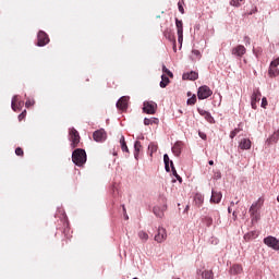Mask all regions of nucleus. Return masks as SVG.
<instances>
[{
	"label": "nucleus",
	"instance_id": "nucleus-46",
	"mask_svg": "<svg viewBox=\"0 0 279 279\" xmlns=\"http://www.w3.org/2000/svg\"><path fill=\"white\" fill-rule=\"evenodd\" d=\"M193 56H195L196 58H201L202 53L199 52V50H192Z\"/></svg>",
	"mask_w": 279,
	"mask_h": 279
},
{
	"label": "nucleus",
	"instance_id": "nucleus-18",
	"mask_svg": "<svg viewBox=\"0 0 279 279\" xmlns=\"http://www.w3.org/2000/svg\"><path fill=\"white\" fill-rule=\"evenodd\" d=\"M142 148H143V145H141V142L136 141L134 143V158H135V160H138V156L141 154Z\"/></svg>",
	"mask_w": 279,
	"mask_h": 279
},
{
	"label": "nucleus",
	"instance_id": "nucleus-54",
	"mask_svg": "<svg viewBox=\"0 0 279 279\" xmlns=\"http://www.w3.org/2000/svg\"><path fill=\"white\" fill-rule=\"evenodd\" d=\"M232 217H233V220L236 221V218H238L236 211H233V213H232Z\"/></svg>",
	"mask_w": 279,
	"mask_h": 279
},
{
	"label": "nucleus",
	"instance_id": "nucleus-23",
	"mask_svg": "<svg viewBox=\"0 0 279 279\" xmlns=\"http://www.w3.org/2000/svg\"><path fill=\"white\" fill-rule=\"evenodd\" d=\"M170 167H171V171H172V174L174 175V178L178 180V182H180V184H182V177H180V174H178V171L175 170V166H173V161H170Z\"/></svg>",
	"mask_w": 279,
	"mask_h": 279
},
{
	"label": "nucleus",
	"instance_id": "nucleus-48",
	"mask_svg": "<svg viewBox=\"0 0 279 279\" xmlns=\"http://www.w3.org/2000/svg\"><path fill=\"white\" fill-rule=\"evenodd\" d=\"M262 108H267V98H262Z\"/></svg>",
	"mask_w": 279,
	"mask_h": 279
},
{
	"label": "nucleus",
	"instance_id": "nucleus-25",
	"mask_svg": "<svg viewBox=\"0 0 279 279\" xmlns=\"http://www.w3.org/2000/svg\"><path fill=\"white\" fill-rule=\"evenodd\" d=\"M175 25H177V34H184V27H183L182 21L177 19Z\"/></svg>",
	"mask_w": 279,
	"mask_h": 279
},
{
	"label": "nucleus",
	"instance_id": "nucleus-28",
	"mask_svg": "<svg viewBox=\"0 0 279 279\" xmlns=\"http://www.w3.org/2000/svg\"><path fill=\"white\" fill-rule=\"evenodd\" d=\"M166 38H168V40H170V43H172L173 52L175 53V51H178V47L175 46V37H173V35H171V33H168V34H166Z\"/></svg>",
	"mask_w": 279,
	"mask_h": 279
},
{
	"label": "nucleus",
	"instance_id": "nucleus-51",
	"mask_svg": "<svg viewBox=\"0 0 279 279\" xmlns=\"http://www.w3.org/2000/svg\"><path fill=\"white\" fill-rule=\"evenodd\" d=\"M244 43H245V45H250L251 44V39H250L248 36L244 37Z\"/></svg>",
	"mask_w": 279,
	"mask_h": 279
},
{
	"label": "nucleus",
	"instance_id": "nucleus-37",
	"mask_svg": "<svg viewBox=\"0 0 279 279\" xmlns=\"http://www.w3.org/2000/svg\"><path fill=\"white\" fill-rule=\"evenodd\" d=\"M197 101V96L193 95L191 98L187 99V106H195Z\"/></svg>",
	"mask_w": 279,
	"mask_h": 279
},
{
	"label": "nucleus",
	"instance_id": "nucleus-47",
	"mask_svg": "<svg viewBox=\"0 0 279 279\" xmlns=\"http://www.w3.org/2000/svg\"><path fill=\"white\" fill-rule=\"evenodd\" d=\"M215 180H221V172L217 171L214 174Z\"/></svg>",
	"mask_w": 279,
	"mask_h": 279
},
{
	"label": "nucleus",
	"instance_id": "nucleus-3",
	"mask_svg": "<svg viewBox=\"0 0 279 279\" xmlns=\"http://www.w3.org/2000/svg\"><path fill=\"white\" fill-rule=\"evenodd\" d=\"M265 245L267 247H270L271 250H275L276 252H279V240L276 236L268 235L264 239Z\"/></svg>",
	"mask_w": 279,
	"mask_h": 279
},
{
	"label": "nucleus",
	"instance_id": "nucleus-6",
	"mask_svg": "<svg viewBox=\"0 0 279 279\" xmlns=\"http://www.w3.org/2000/svg\"><path fill=\"white\" fill-rule=\"evenodd\" d=\"M45 45H49V35L44 31H39L37 35V47H45Z\"/></svg>",
	"mask_w": 279,
	"mask_h": 279
},
{
	"label": "nucleus",
	"instance_id": "nucleus-32",
	"mask_svg": "<svg viewBox=\"0 0 279 279\" xmlns=\"http://www.w3.org/2000/svg\"><path fill=\"white\" fill-rule=\"evenodd\" d=\"M163 162H165V169L167 173H169V171H171V168L169 167V155L167 154L163 155Z\"/></svg>",
	"mask_w": 279,
	"mask_h": 279
},
{
	"label": "nucleus",
	"instance_id": "nucleus-42",
	"mask_svg": "<svg viewBox=\"0 0 279 279\" xmlns=\"http://www.w3.org/2000/svg\"><path fill=\"white\" fill-rule=\"evenodd\" d=\"M182 3H184V0L178 2V8L179 12H181V14H184V7H182Z\"/></svg>",
	"mask_w": 279,
	"mask_h": 279
},
{
	"label": "nucleus",
	"instance_id": "nucleus-17",
	"mask_svg": "<svg viewBox=\"0 0 279 279\" xmlns=\"http://www.w3.org/2000/svg\"><path fill=\"white\" fill-rule=\"evenodd\" d=\"M197 77H199V74L194 71L183 74V80H191L192 82H195Z\"/></svg>",
	"mask_w": 279,
	"mask_h": 279
},
{
	"label": "nucleus",
	"instance_id": "nucleus-13",
	"mask_svg": "<svg viewBox=\"0 0 279 279\" xmlns=\"http://www.w3.org/2000/svg\"><path fill=\"white\" fill-rule=\"evenodd\" d=\"M221 197H223L221 192H215V190L211 191V197H210L211 204H219L221 202Z\"/></svg>",
	"mask_w": 279,
	"mask_h": 279
},
{
	"label": "nucleus",
	"instance_id": "nucleus-52",
	"mask_svg": "<svg viewBox=\"0 0 279 279\" xmlns=\"http://www.w3.org/2000/svg\"><path fill=\"white\" fill-rule=\"evenodd\" d=\"M256 104H258V102L251 100V106H252L253 110H256Z\"/></svg>",
	"mask_w": 279,
	"mask_h": 279
},
{
	"label": "nucleus",
	"instance_id": "nucleus-29",
	"mask_svg": "<svg viewBox=\"0 0 279 279\" xmlns=\"http://www.w3.org/2000/svg\"><path fill=\"white\" fill-rule=\"evenodd\" d=\"M153 213L154 215H156V217H159V219H162L165 217V211H162L160 207H154Z\"/></svg>",
	"mask_w": 279,
	"mask_h": 279
},
{
	"label": "nucleus",
	"instance_id": "nucleus-39",
	"mask_svg": "<svg viewBox=\"0 0 279 279\" xmlns=\"http://www.w3.org/2000/svg\"><path fill=\"white\" fill-rule=\"evenodd\" d=\"M158 150V146L154 143H150L148 145V151H150V154H154V151H157Z\"/></svg>",
	"mask_w": 279,
	"mask_h": 279
},
{
	"label": "nucleus",
	"instance_id": "nucleus-57",
	"mask_svg": "<svg viewBox=\"0 0 279 279\" xmlns=\"http://www.w3.org/2000/svg\"><path fill=\"white\" fill-rule=\"evenodd\" d=\"M124 219H130V216H128V214H124Z\"/></svg>",
	"mask_w": 279,
	"mask_h": 279
},
{
	"label": "nucleus",
	"instance_id": "nucleus-43",
	"mask_svg": "<svg viewBox=\"0 0 279 279\" xmlns=\"http://www.w3.org/2000/svg\"><path fill=\"white\" fill-rule=\"evenodd\" d=\"M270 66H271V68H274V66H275V68L279 66V57H278L277 59H275L274 61L270 62Z\"/></svg>",
	"mask_w": 279,
	"mask_h": 279
},
{
	"label": "nucleus",
	"instance_id": "nucleus-19",
	"mask_svg": "<svg viewBox=\"0 0 279 279\" xmlns=\"http://www.w3.org/2000/svg\"><path fill=\"white\" fill-rule=\"evenodd\" d=\"M172 153L174 154V156H180V154H182V143L181 142H177L173 145Z\"/></svg>",
	"mask_w": 279,
	"mask_h": 279
},
{
	"label": "nucleus",
	"instance_id": "nucleus-24",
	"mask_svg": "<svg viewBox=\"0 0 279 279\" xmlns=\"http://www.w3.org/2000/svg\"><path fill=\"white\" fill-rule=\"evenodd\" d=\"M120 145H121L122 151L130 154V149L128 148V144L125 143V136L123 135L120 137Z\"/></svg>",
	"mask_w": 279,
	"mask_h": 279
},
{
	"label": "nucleus",
	"instance_id": "nucleus-44",
	"mask_svg": "<svg viewBox=\"0 0 279 279\" xmlns=\"http://www.w3.org/2000/svg\"><path fill=\"white\" fill-rule=\"evenodd\" d=\"M23 148H21V147H17L16 149H15V155L16 156H23Z\"/></svg>",
	"mask_w": 279,
	"mask_h": 279
},
{
	"label": "nucleus",
	"instance_id": "nucleus-14",
	"mask_svg": "<svg viewBox=\"0 0 279 279\" xmlns=\"http://www.w3.org/2000/svg\"><path fill=\"white\" fill-rule=\"evenodd\" d=\"M240 149H252V141L250 138L241 140L239 144Z\"/></svg>",
	"mask_w": 279,
	"mask_h": 279
},
{
	"label": "nucleus",
	"instance_id": "nucleus-5",
	"mask_svg": "<svg viewBox=\"0 0 279 279\" xmlns=\"http://www.w3.org/2000/svg\"><path fill=\"white\" fill-rule=\"evenodd\" d=\"M213 95V89L207 85H203L198 88L197 97L198 99H208Z\"/></svg>",
	"mask_w": 279,
	"mask_h": 279
},
{
	"label": "nucleus",
	"instance_id": "nucleus-9",
	"mask_svg": "<svg viewBox=\"0 0 279 279\" xmlns=\"http://www.w3.org/2000/svg\"><path fill=\"white\" fill-rule=\"evenodd\" d=\"M231 53L235 58H243V56L247 53V49L243 45H238L236 47L232 48Z\"/></svg>",
	"mask_w": 279,
	"mask_h": 279
},
{
	"label": "nucleus",
	"instance_id": "nucleus-2",
	"mask_svg": "<svg viewBox=\"0 0 279 279\" xmlns=\"http://www.w3.org/2000/svg\"><path fill=\"white\" fill-rule=\"evenodd\" d=\"M72 162L76 165V167H84L86 165V150L82 148H77L72 153Z\"/></svg>",
	"mask_w": 279,
	"mask_h": 279
},
{
	"label": "nucleus",
	"instance_id": "nucleus-7",
	"mask_svg": "<svg viewBox=\"0 0 279 279\" xmlns=\"http://www.w3.org/2000/svg\"><path fill=\"white\" fill-rule=\"evenodd\" d=\"M93 138L96 143H104L108 138V134L104 129H100L94 132Z\"/></svg>",
	"mask_w": 279,
	"mask_h": 279
},
{
	"label": "nucleus",
	"instance_id": "nucleus-4",
	"mask_svg": "<svg viewBox=\"0 0 279 279\" xmlns=\"http://www.w3.org/2000/svg\"><path fill=\"white\" fill-rule=\"evenodd\" d=\"M143 112L146 114H156L158 110V105L155 101H144Z\"/></svg>",
	"mask_w": 279,
	"mask_h": 279
},
{
	"label": "nucleus",
	"instance_id": "nucleus-8",
	"mask_svg": "<svg viewBox=\"0 0 279 279\" xmlns=\"http://www.w3.org/2000/svg\"><path fill=\"white\" fill-rule=\"evenodd\" d=\"M156 243H165L167 241V229L159 227L157 230V234H155Z\"/></svg>",
	"mask_w": 279,
	"mask_h": 279
},
{
	"label": "nucleus",
	"instance_id": "nucleus-58",
	"mask_svg": "<svg viewBox=\"0 0 279 279\" xmlns=\"http://www.w3.org/2000/svg\"><path fill=\"white\" fill-rule=\"evenodd\" d=\"M228 213H232V207H228Z\"/></svg>",
	"mask_w": 279,
	"mask_h": 279
},
{
	"label": "nucleus",
	"instance_id": "nucleus-41",
	"mask_svg": "<svg viewBox=\"0 0 279 279\" xmlns=\"http://www.w3.org/2000/svg\"><path fill=\"white\" fill-rule=\"evenodd\" d=\"M178 34V43L182 47V43L184 41V33H177Z\"/></svg>",
	"mask_w": 279,
	"mask_h": 279
},
{
	"label": "nucleus",
	"instance_id": "nucleus-36",
	"mask_svg": "<svg viewBox=\"0 0 279 279\" xmlns=\"http://www.w3.org/2000/svg\"><path fill=\"white\" fill-rule=\"evenodd\" d=\"M204 223H205V226H207V228H210V226H213V217L206 216L204 218Z\"/></svg>",
	"mask_w": 279,
	"mask_h": 279
},
{
	"label": "nucleus",
	"instance_id": "nucleus-10",
	"mask_svg": "<svg viewBox=\"0 0 279 279\" xmlns=\"http://www.w3.org/2000/svg\"><path fill=\"white\" fill-rule=\"evenodd\" d=\"M70 141L72 142V147H77L80 145V133L75 129L70 130Z\"/></svg>",
	"mask_w": 279,
	"mask_h": 279
},
{
	"label": "nucleus",
	"instance_id": "nucleus-45",
	"mask_svg": "<svg viewBox=\"0 0 279 279\" xmlns=\"http://www.w3.org/2000/svg\"><path fill=\"white\" fill-rule=\"evenodd\" d=\"M25 114H27V111L24 110L22 113L19 114V121H23L25 119Z\"/></svg>",
	"mask_w": 279,
	"mask_h": 279
},
{
	"label": "nucleus",
	"instance_id": "nucleus-11",
	"mask_svg": "<svg viewBox=\"0 0 279 279\" xmlns=\"http://www.w3.org/2000/svg\"><path fill=\"white\" fill-rule=\"evenodd\" d=\"M128 101H130V97L122 96L117 102V108L119 110H128Z\"/></svg>",
	"mask_w": 279,
	"mask_h": 279
},
{
	"label": "nucleus",
	"instance_id": "nucleus-49",
	"mask_svg": "<svg viewBox=\"0 0 279 279\" xmlns=\"http://www.w3.org/2000/svg\"><path fill=\"white\" fill-rule=\"evenodd\" d=\"M26 108H29L31 106H34V100H26L25 102Z\"/></svg>",
	"mask_w": 279,
	"mask_h": 279
},
{
	"label": "nucleus",
	"instance_id": "nucleus-40",
	"mask_svg": "<svg viewBox=\"0 0 279 279\" xmlns=\"http://www.w3.org/2000/svg\"><path fill=\"white\" fill-rule=\"evenodd\" d=\"M162 71H163V73H167V75H168L169 77H173V72L170 71L169 69H167L166 65H162Z\"/></svg>",
	"mask_w": 279,
	"mask_h": 279
},
{
	"label": "nucleus",
	"instance_id": "nucleus-20",
	"mask_svg": "<svg viewBox=\"0 0 279 279\" xmlns=\"http://www.w3.org/2000/svg\"><path fill=\"white\" fill-rule=\"evenodd\" d=\"M158 123H160L158 118H145L144 119V125H158Z\"/></svg>",
	"mask_w": 279,
	"mask_h": 279
},
{
	"label": "nucleus",
	"instance_id": "nucleus-12",
	"mask_svg": "<svg viewBox=\"0 0 279 279\" xmlns=\"http://www.w3.org/2000/svg\"><path fill=\"white\" fill-rule=\"evenodd\" d=\"M196 274H197V276L201 275L203 279H215V274L213 272V270L202 271V269H197Z\"/></svg>",
	"mask_w": 279,
	"mask_h": 279
},
{
	"label": "nucleus",
	"instance_id": "nucleus-31",
	"mask_svg": "<svg viewBox=\"0 0 279 279\" xmlns=\"http://www.w3.org/2000/svg\"><path fill=\"white\" fill-rule=\"evenodd\" d=\"M256 236H258V233L256 231H252V232L244 234V240L252 241V239H256Z\"/></svg>",
	"mask_w": 279,
	"mask_h": 279
},
{
	"label": "nucleus",
	"instance_id": "nucleus-35",
	"mask_svg": "<svg viewBox=\"0 0 279 279\" xmlns=\"http://www.w3.org/2000/svg\"><path fill=\"white\" fill-rule=\"evenodd\" d=\"M243 1L245 0H231L230 5H232L233 8H241V3H243Z\"/></svg>",
	"mask_w": 279,
	"mask_h": 279
},
{
	"label": "nucleus",
	"instance_id": "nucleus-21",
	"mask_svg": "<svg viewBox=\"0 0 279 279\" xmlns=\"http://www.w3.org/2000/svg\"><path fill=\"white\" fill-rule=\"evenodd\" d=\"M278 141H279V131H276L269 138H267L266 143L268 145H271L272 143H278Z\"/></svg>",
	"mask_w": 279,
	"mask_h": 279
},
{
	"label": "nucleus",
	"instance_id": "nucleus-50",
	"mask_svg": "<svg viewBox=\"0 0 279 279\" xmlns=\"http://www.w3.org/2000/svg\"><path fill=\"white\" fill-rule=\"evenodd\" d=\"M198 136H199L203 141H206V138H207L206 133H204V132H198Z\"/></svg>",
	"mask_w": 279,
	"mask_h": 279
},
{
	"label": "nucleus",
	"instance_id": "nucleus-53",
	"mask_svg": "<svg viewBox=\"0 0 279 279\" xmlns=\"http://www.w3.org/2000/svg\"><path fill=\"white\" fill-rule=\"evenodd\" d=\"M198 112H199V114H202L203 117H206V113H205L206 111H205V110H199V109H198Z\"/></svg>",
	"mask_w": 279,
	"mask_h": 279
},
{
	"label": "nucleus",
	"instance_id": "nucleus-59",
	"mask_svg": "<svg viewBox=\"0 0 279 279\" xmlns=\"http://www.w3.org/2000/svg\"><path fill=\"white\" fill-rule=\"evenodd\" d=\"M230 206H234V202H231V203H230Z\"/></svg>",
	"mask_w": 279,
	"mask_h": 279
},
{
	"label": "nucleus",
	"instance_id": "nucleus-22",
	"mask_svg": "<svg viewBox=\"0 0 279 279\" xmlns=\"http://www.w3.org/2000/svg\"><path fill=\"white\" fill-rule=\"evenodd\" d=\"M260 97H262V94H260V90L258 89H254L253 90V94L251 96V101H260Z\"/></svg>",
	"mask_w": 279,
	"mask_h": 279
},
{
	"label": "nucleus",
	"instance_id": "nucleus-56",
	"mask_svg": "<svg viewBox=\"0 0 279 279\" xmlns=\"http://www.w3.org/2000/svg\"><path fill=\"white\" fill-rule=\"evenodd\" d=\"M208 165L213 166V165H215V161L209 160V161H208Z\"/></svg>",
	"mask_w": 279,
	"mask_h": 279
},
{
	"label": "nucleus",
	"instance_id": "nucleus-55",
	"mask_svg": "<svg viewBox=\"0 0 279 279\" xmlns=\"http://www.w3.org/2000/svg\"><path fill=\"white\" fill-rule=\"evenodd\" d=\"M122 208H123V213L128 214V210L125 209V205H123Z\"/></svg>",
	"mask_w": 279,
	"mask_h": 279
},
{
	"label": "nucleus",
	"instance_id": "nucleus-33",
	"mask_svg": "<svg viewBox=\"0 0 279 279\" xmlns=\"http://www.w3.org/2000/svg\"><path fill=\"white\" fill-rule=\"evenodd\" d=\"M16 101H19V96H13L12 101H11V107L12 110H14V112H16V110H19V108L16 107Z\"/></svg>",
	"mask_w": 279,
	"mask_h": 279
},
{
	"label": "nucleus",
	"instance_id": "nucleus-16",
	"mask_svg": "<svg viewBox=\"0 0 279 279\" xmlns=\"http://www.w3.org/2000/svg\"><path fill=\"white\" fill-rule=\"evenodd\" d=\"M230 274H232L233 276H238V274H243V266H241L239 264H234L230 268Z\"/></svg>",
	"mask_w": 279,
	"mask_h": 279
},
{
	"label": "nucleus",
	"instance_id": "nucleus-38",
	"mask_svg": "<svg viewBox=\"0 0 279 279\" xmlns=\"http://www.w3.org/2000/svg\"><path fill=\"white\" fill-rule=\"evenodd\" d=\"M241 128H235L233 131L230 132V138H234L236 136V134H239V132H241Z\"/></svg>",
	"mask_w": 279,
	"mask_h": 279
},
{
	"label": "nucleus",
	"instance_id": "nucleus-34",
	"mask_svg": "<svg viewBox=\"0 0 279 279\" xmlns=\"http://www.w3.org/2000/svg\"><path fill=\"white\" fill-rule=\"evenodd\" d=\"M204 113H205V119H206V121H208V123H215V118H213V116L210 114V112H208V111H204Z\"/></svg>",
	"mask_w": 279,
	"mask_h": 279
},
{
	"label": "nucleus",
	"instance_id": "nucleus-15",
	"mask_svg": "<svg viewBox=\"0 0 279 279\" xmlns=\"http://www.w3.org/2000/svg\"><path fill=\"white\" fill-rule=\"evenodd\" d=\"M194 204L198 208L202 207V205L204 204V195H202V193H196L194 195Z\"/></svg>",
	"mask_w": 279,
	"mask_h": 279
},
{
	"label": "nucleus",
	"instance_id": "nucleus-1",
	"mask_svg": "<svg viewBox=\"0 0 279 279\" xmlns=\"http://www.w3.org/2000/svg\"><path fill=\"white\" fill-rule=\"evenodd\" d=\"M263 204H265V199L259 197L251 205L248 213L252 223H258L260 221V208H263Z\"/></svg>",
	"mask_w": 279,
	"mask_h": 279
},
{
	"label": "nucleus",
	"instance_id": "nucleus-26",
	"mask_svg": "<svg viewBox=\"0 0 279 279\" xmlns=\"http://www.w3.org/2000/svg\"><path fill=\"white\" fill-rule=\"evenodd\" d=\"M268 75L269 77H278L279 75V70L278 68H275V66H269V70H268Z\"/></svg>",
	"mask_w": 279,
	"mask_h": 279
},
{
	"label": "nucleus",
	"instance_id": "nucleus-30",
	"mask_svg": "<svg viewBox=\"0 0 279 279\" xmlns=\"http://www.w3.org/2000/svg\"><path fill=\"white\" fill-rule=\"evenodd\" d=\"M138 239H141V241H143L144 243H146V241H149V234H147V232L145 231H140L137 233Z\"/></svg>",
	"mask_w": 279,
	"mask_h": 279
},
{
	"label": "nucleus",
	"instance_id": "nucleus-27",
	"mask_svg": "<svg viewBox=\"0 0 279 279\" xmlns=\"http://www.w3.org/2000/svg\"><path fill=\"white\" fill-rule=\"evenodd\" d=\"M169 85V77L165 74L161 75V82L159 84L160 88H167Z\"/></svg>",
	"mask_w": 279,
	"mask_h": 279
}]
</instances>
